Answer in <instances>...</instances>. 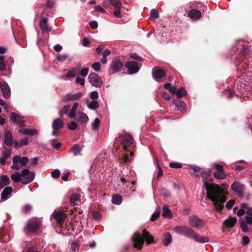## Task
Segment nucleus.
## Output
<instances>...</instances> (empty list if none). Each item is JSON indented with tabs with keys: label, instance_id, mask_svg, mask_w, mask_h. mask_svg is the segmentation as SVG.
I'll return each mask as SVG.
<instances>
[{
	"label": "nucleus",
	"instance_id": "obj_1",
	"mask_svg": "<svg viewBox=\"0 0 252 252\" xmlns=\"http://www.w3.org/2000/svg\"><path fill=\"white\" fill-rule=\"evenodd\" d=\"M228 187V185L225 183L221 184V187L212 183L206 188L207 198L213 202L215 209L219 212L222 211L224 207L222 203L226 201Z\"/></svg>",
	"mask_w": 252,
	"mask_h": 252
},
{
	"label": "nucleus",
	"instance_id": "obj_2",
	"mask_svg": "<svg viewBox=\"0 0 252 252\" xmlns=\"http://www.w3.org/2000/svg\"><path fill=\"white\" fill-rule=\"evenodd\" d=\"M132 241L133 243V247L138 250L143 248L144 242L147 244H150L154 242V237L146 229H143L142 233L135 232L132 237Z\"/></svg>",
	"mask_w": 252,
	"mask_h": 252
},
{
	"label": "nucleus",
	"instance_id": "obj_3",
	"mask_svg": "<svg viewBox=\"0 0 252 252\" xmlns=\"http://www.w3.org/2000/svg\"><path fill=\"white\" fill-rule=\"evenodd\" d=\"M116 141H120L123 148L126 151H129L128 149L133 143V138L131 135L129 133L125 134H119V136L116 138Z\"/></svg>",
	"mask_w": 252,
	"mask_h": 252
},
{
	"label": "nucleus",
	"instance_id": "obj_4",
	"mask_svg": "<svg viewBox=\"0 0 252 252\" xmlns=\"http://www.w3.org/2000/svg\"><path fill=\"white\" fill-rule=\"evenodd\" d=\"M41 225V222L39 220L34 219L30 220L24 227V232L27 235L30 233H36L38 231Z\"/></svg>",
	"mask_w": 252,
	"mask_h": 252
},
{
	"label": "nucleus",
	"instance_id": "obj_5",
	"mask_svg": "<svg viewBox=\"0 0 252 252\" xmlns=\"http://www.w3.org/2000/svg\"><path fill=\"white\" fill-rule=\"evenodd\" d=\"M174 230L177 233L190 238L195 234V232L192 229L185 226H177L174 228Z\"/></svg>",
	"mask_w": 252,
	"mask_h": 252
},
{
	"label": "nucleus",
	"instance_id": "obj_6",
	"mask_svg": "<svg viewBox=\"0 0 252 252\" xmlns=\"http://www.w3.org/2000/svg\"><path fill=\"white\" fill-rule=\"evenodd\" d=\"M20 175L23 177L22 183L26 185L34 180L35 174L33 172H30L29 169H25L21 172Z\"/></svg>",
	"mask_w": 252,
	"mask_h": 252
},
{
	"label": "nucleus",
	"instance_id": "obj_7",
	"mask_svg": "<svg viewBox=\"0 0 252 252\" xmlns=\"http://www.w3.org/2000/svg\"><path fill=\"white\" fill-rule=\"evenodd\" d=\"M142 64L136 62L130 61L126 63L125 66L127 68V72L129 74H133L138 72Z\"/></svg>",
	"mask_w": 252,
	"mask_h": 252
},
{
	"label": "nucleus",
	"instance_id": "obj_8",
	"mask_svg": "<svg viewBox=\"0 0 252 252\" xmlns=\"http://www.w3.org/2000/svg\"><path fill=\"white\" fill-rule=\"evenodd\" d=\"M88 80L92 86L96 87H100L103 84L101 78L94 72H92L89 75Z\"/></svg>",
	"mask_w": 252,
	"mask_h": 252
},
{
	"label": "nucleus",
	"instance_id": "obj_9",
	"mask_svg": "<svg viewBox=\"0 0 252 252\" xmlns=\"http://www.w3.org/2000/svg\"><path fill=\"white\" fill-rule=\"evenodd\" d=\"M124 66V64L120 60L116 59L113 61L109 68L108 72L109 75L114 74L116 71H121Z\"/></svg>",
	"mask_w": 252,
	"mask_h": 252
},
{
	"label": "nucleus",
	"instance_id": "obj_10",
	"mask_svg": "<svg viewBox=\"0 0 252 252\" xmlns=\"http://www.w3.org/2000/svg\"><path fill=\"white\" fill-rule=\"evenodd\" d=\"M189 225L195 228L202 227L205 224V221L198 217L192 215L189 218Z\"/></svg>",
	"mask_w": 252,
	"mask_h": 252
},
{
	"label": "nucleus",
	"instance_id": "obj_11",
	"mask_svg": "<svg viewBox=\"0 0 252 252\" xmlns=\"http://www.w3.org/2000/svg\"><path fill=\"white\" fill-rule=\"evenodd\" d=\"M232 189L238 193L240 197H243L244 195L245 186L239 182H234L231 185Z\"/></svg>",
	"mask_w": 252,
	"mask_h": 252
},
{
	"label": "nucleus",
	"instance_id": "obj_12",
	"mask_svg": "<svg viewBox=\"0 0 252 252\" xmlns=\"http://www.w3.org/2000/svg\"><path fill=\"white\" fill-rule=\"evenodd\" d=\"M239 223L242 231L244 232H247L249 230L248 227V224L252 225V217L246 216L245 217V220L241 218L239 220Z\"/></svg>",
	"mask_w": 252,
	"mask_h": 252
},
{
	"label": "nucleus",
	"instance_id": "obj_13",
	"mask_svg": "<svg viewBox=\"0 0 252 252\" xmlns=\"http://www.w3.org/2000/svg\"><path fill=\"white\" fill-rule=\"evenodd\" d=\"M237 222V219L235 217H229L223 222L222 227V231L224 232L228 228L233 227Z\"/></svg>",
	"mask_w": 252,
	"mask_h": 252
},
{
	"label": "nucleus",
	"instance_id": "obj_14",
	"mask_svg": "<svg viewBox=\"0 0 252 252\" xmlns=\"http://www.w3.org/2000/svg\"><path fill=\"white\" fill-rule=\"evenodd\" d=\"M66 214L63 211H56L54 214V218L56 220L57 222L61 224V226L63 225L66 218Z\"/></svg>",
	"mask_w": 252,
	"mask_h": 252
},
{
	"label": "nucleus",
	"instance_id": "obj_15",
	"mask_svg": "<svg viewBox=\"0 0 252 252\" xmlns=\"http://www.w3.org/2000/svg\"><path fill=\"white\" fill-rule=\"evenodd\" d=\"M41 248L36 241L30 244L23 252H41Z\"/></svg>",
	"mask_w": 252,
	"mask_h": 252
},
{
	"label": "nucleus",
	"instance_id": "obj_16",
	"mask_svg": "<svg viewBox=\"0 0 252 252\" xmlns=\"http://www.w3.org/2000/svg\"><path fill=\"white\" fill-rule=\"evenodd\" d=\"M9 118L14 123L23 124L25 122V117L15 112L11 113Z\"/></svg>",
	"mask_w": 252,
	"mask_h": 252
},
{
	"label": "nucleus",
	"instance_id": "obj_17",
	"mask_svg": "<svg viewBox=\"0 0 252 252\" xmlns=\"http://www.w3.org/2000/svg\"><path fill=\"white\" fill-rule=\"evenodd\" d=\"M3 97L5 98H8L10 97L11 92L8 84L5 82H2L0 87Z\"/></svg>",
	"mask_w": 252,
	"mask_h": 252
},
{
	"label": "nucleus",
	"instance_id": "obj_18",
	"mask_svg": "<svg viewBox=\"0 0 252 252\" xmlns=\"http://www.w3.org/2000/svg\"><path fill=\"white\" fill-rule=\"evenodd\" d=\"M83 94L81 92H78L74 94H67L63 99V102H68L73 100H77L82 97Z\"/></svg>",
	"mask_w": 252,
	"mask_h": 252
},
{
	"label": "nucleus",
	"instance_id": "obj_19",
	"mask_svg": "<svg viewBox=\"0 0 252 252\" xmlns=\"http://www.w3.org/2000/svg\"><path fill=\"white\" fill-rule=\"evenodd\" d=\"M4 141L7 146H11L14 143L12 133L8 130H5L4 133Z\"/></svg>",
	"mask_w": 252,
	"mask_h": 252
},
{
	"label": "nucleus",
	"instance_id": "obj_20",
	"mask_svg": "<svg viewBox=\"0 0 252 252\" xmlns=\"http://www.w3.org/2000/svg\"><path fill=\"white\" fill-rule=\"evenodd\" d=\"M152 73L154 79L162 78L165 76V71L162 68L155 67L153 69Z\"/></svg>",
	"mask_w": 252,
	"mask_h": 252
},
{
	"label": "nucleus",
	"instance_id": "obj_21",
	"mask_svg": "<svg viewBox=\"0 0 252 252\" xmlns=\"http://www.w3.org/2000/svg\"><path fill=\"white\" fill-rule=\"evenodd\" d=\"M39 26L41 30L44 32H47L51 30V28L48 27L47 18H42L39 22Z\"/></svg>",
	"mask_w": 252,
	"mask_h": 252
},
{
	"label": "nucleus",
	"instance_id": "obj_22",
	"mask_svg": "<svg viewBox=\"0 0 252 252\" xmlns=\"http://www.w3.org/2000/svg\"><path fill=\"white\" fill-rule=\"evenodd\" d=\"M75 120L78 122L84 124L87 123L89 121V118L87 115L84 113H79L76 116Z\"/></svg>",
	"mask_w": 252,
	"mask_h": 252
},
{
	"label": "nucleus",
	"instance_id": "obj_23",
	"mask_svg": "<svg viewBox=\"0 0 252 252\" xmlns=\"http://www.w3.org/2000/svg\"><path fill=\"white\" fill-rule=\"evenodd\" d=\"M249 52V50L248 48L246 46L244 45L243 47V50L241 51L239 56L236 58V60H238V63L236 64V66L238 65V64H240L242 60L245 58L246 56V54Z\"/></svg>",
	"mask_w": 252,
	"mask_h": 252
},
{
	"label": "nucleus",
	"instance_id": "obj_24",
	"mask_svg": "<svg viewBox=\"0 0 252 252\" xmlns=\"http://www.w3.org/2000/svg\"><path fill=\"white\" fill-rule=\"evenodd\" d=\"M188 16L193 20H197L201 17V12L199 10L192 9L189 11Z\"/></svg>",
	"mask_w": 252,
	"mask_h": 252
},
{
	"label": "nucleus",
	"instance_id": "obj_25",
	"mask_svg": "<svg viewBox=\"0 0 252 252\" xmlns=\"http://www.w3.org/2000/svg\"><path fill=\"white\" fill-rule=\"evenodd\" d=\"M75 230V228L70 224L68 225H65V226H64L63 225L61 226V232L65 234H72L73 232Z\"/></svg>",
	"mask_w": 252,
	"mask_h": 252
},
{
	"label": "nucleus",
	"instance_id": "obj_26",
	"mask_svg": "<svg viewBox=\"0 0 252 252\" xmlns=\"http://www.w3.org/2000/svg\"><path fill=\"white\" fill-rule=\"evenodd\" d=\"M13 191V189L11 187H7L4 189L1 194V199L5 200L8 198V195H10Z\"/></svg>",
	"mask_w": 252,
	"mask_h": 252
},
{
	"label": "nucleus",
	"instance_id": "obj_27",
	"mask_svg": "<svg viewBox=\"0 0 252 252\" xmlns=\"http://www.w3.org/2000/svg\"><path fill=\"white\" fill-rule=\"evenodd\" d=\"M64 123L61 119L57 118L55 119L52 123L53 129H60L63 128Z\"/></svg>",
	"mask_w": 252,
	"mask_h": 252
},
{
	"label": "nucleus",
	"instance_id": "obj_28",
	"mask_svg": "<svg viewBox=\"0 0 252 252\" xmlns=\"http://www.w3.org/2000/svg\"><path fill=\"white\" fill-rule=\"evenodd\" d=\"M201 175L203 177L202 182L203 183V186H204L206 189L207 186L211 184L207 183V181H206L208 178L211 177V172L202 171L201 172Z\"/></svg>",
	"mask_w": 252,
	"mask_h": 252
},
{
	"label": "nucleus",
	"instance_id": "obj_29",
	"mask_svg": "<svg viewBox=\"0 0 252 252\" xmlns=\"http://www.w3.org/2000/svg\"><path fill=\"white\" fill-rule=\"evenodd\" d=\"M172 241V236L169 232L164 233L162 235V242L164 246H168L171 243Z\"/></svg>",
	"mask_w": 252,
	"mask_h": 252
},
{
	"label": "nucleus",
	"instance_id": "obj_30",
	"mask_svg": "<svg viewBox=\"0 0 252 252\" xmlns=\"http://www.w3.org/2000/svg\"><path fill=\"white\" fill-rule=\"evenodd\" d=\"M172 102L175 105L176 107L177 108L178 110L183 111L185 109L186 105L184 102L178 100L173 99Z\"/></svg>",
	"mask_w": 252,
	"mask_h": 252
},
{
	"label": "nucleus",
	"instance_id": "obj_31",
	"mask_svg": "<svg viewBox=\"0 0 252 252\" xmlns=\"http://www.w3.org/2000/svg\"><path fill=\"white\" fill-rule=\"evenodd\" d=\"M80 67H74L69 70L66 74L67 78H73L77 74H79V70Z\"/></svg>",
	"mask_w": 252,
	"mask_h": 252
},
{
	"label": "nucleus",
	"instance_id": "obj_32",
	"mask_svg": "<svg viewBox=\"0 0 252 252\" xmlns=\"http://www.w3.org/2000/svg\"><path fill=\"white\" fill-rule=\"evenodd\" d=\"M20 132H21L22 133H24L26 135H34L35 134H37L38 133L37 130L36 129H27V128H23L21 129L20 130Z\"/></svg>",
	"mask_w": 252,
	"mask_h": 252
},
{
	"label": "nucleus",
	"instance_id": "obj_33",
	"mask_svg": "<svg viewBox=\"0 0 252 252\" xmlns=\"http://www.w3.org/2000/svg\"><path fill=\"white\" fill-rule=\"evenodd\" d=\"M122 200L123 197L121 195L119 194H114L112 196V202L113 204L119 205L122 203Z\"/></svg>",
	"mask_w": 252,
	"mask_h": 252
},
{
	"label": "nucleus",
	"instance_id": "obj_34",
	"mask_svg": "<svg viewBox=\"0 0 252 252\" xmlns=\"http://www.w3.org/2000/svg\"><path fill=\"white\" fill-rule=\"evenodd\" d=\"M80 199V194L78 193H73L70 197V202L73 205H76V201H79Z\"/></svg>",
	"mask_w": 252,
	"mask_h": 252
},
{
	"label": "nucleus",
	"instance_id": "obj_35",
	"mask_svg": "<svg viewBox=\"0 0 252 252\" xmlns=\"http://www.w3.org/2000/svg\"><path fill=\"white\" fill-rule=\"evenodd\" d=\"M20 158L19 156H14L12 159L13 165L11 166V168L17 170H19L20 166L18 164V160Z\"/></svg>",
	"mask_w": 252,
	"mask_h": 252
},
{
	"label": "nucleus",
	"instance_id": "obj_36",
	"mask_svg": "<svg viewBox=\"0 0 252 252\" xmlns=\"http://www.w3.org/2000/svg\"><path fill=\"white\" fill-rule=\"evenodd\" d=\"M162 216L164 218H171L172 216V213L170 210L167 206H164L162 208Z\"/></svg>",
	"mask_w": 252,
	"mask_h": 252
},
{
	"label": "nucleus",
	"instance_id": "obj_37",
	"mask_svg": "<svg viewBox=\"0 0 252 252\" xmlns=\"http://www.w3.org/2000/svg\"><path fill=\"white\" fill-rule=\"evenodd\" d=\"M0 185L2 186L3 187L7 185H8L10 183V180L7 175H1L0 177Z\"/></svg>",
	"mask_w": 252,
	"mask_h": 252
},
{
	"label": "nucleus",
	"instance_id": "obj_38",
	"mask_svg": "<svg viewBox=\"0 0 252 252\" xmlns=\"http://www.w3.org/2000/svg\"><path fill=\"white\" fill-rule=\"evenodd\" d=\"M215 178L220 180L224 179L226 178L227 175L224 171L220 172L215 171L214 173Z\"/></svg>",
	"mask_w": 252,
	"mask_h": 252
},
{
	"label": "nucleus",
	"instance_id": "obj_39",
	"mask_svg": "<svg viewBox=\"0 0 252 252\" xmlns=\"http://www.w3.org/2000/svg\"><path fill=\"white\" fill-rule=\"evenodd\" d=\"M70 151L74 156H77L80 153V146L79 144H75L71 149Z\"/></svg>",
	"mask_w": 252,
	"mask_h": 252
},
{
	"label": "nucleus",
	"instance_id": "obj_40",
	"mask_svg": "<svg viewBox=\"0 0 252 252\" xmlns=\"http://www.w3.org/2000/svg\"><path fill=\"white\" fill-rule=\"evenodd\" d=\"M187 91L183 87H181V88L179 89L178 90H177L176 91V94L178 98H180L182 97L183 96H185L186 95H187Z\"/></svg>",
	"mask_w": 252,
	"mask_h": 252
},
{
	"label": "nucleus",
	"instance_id": "obj_41",
	"mask_svg": "<svg viewBox=\"0 0 252 252\" xmlns=\"http://www.w3.org/2000/svg\"><path fill=\"white\" fill-rule=\"evenodd\" d=\"M11 178L12 180L15 183H18L19 182H21L23 180L22 178L21 177L20 174L16 172L14 174H12L11 176Z\"/></svg>",
	"mask_w": 252,
	"mask_h": 252
},
{
	"label": "nucleus",
	"instance_id": "obj_42",
	"mask_svg": "<svg viewBox=\"0 0 252 252\" xmlns=\"http://www.w3.org/2000/svg\"><path fill=\"white\" fill-rule=\"evenodd\" d=\"M78 106V103L77 102H75L73 104V106L70 111V112L68 114V116L71 118H74L75 116V112L76 111V109Z\"/></svg>",
	"mask_w": 252,
	"mask_h": 252
},
{
	"label": "nucleus",
	"instance_id": "obj_43",
	"mask_svg": "<svg viewBox=\"0 0 252 252\" xmlns=\"http://www.w3.org/2000/svg\"><path fill=\"white\" fill-rule=\"evenodd\" d=\"M191 238H194L195 241L197 242L205 243V242H207V238L202 237L200 236H198L196 235V234L195 233L194 235H193L192 236V237H191Z\"/></svg>",
	"mask_w": 252,
	"mask_h": 252
},
{
	"label": "nucleus",
	"instance_id": "obj_44",
	"mask_svg": "<svg viewBox=\"0 0 252 252\" xmlns=\"http://www.w3.org/2000/svg\"><path fill=\"white\" fill-rule=\"evenodd\" d=\"M191 171L190 173L194 175L195 176H198V173L201 171V168L199 167H197L195 165H193L191 167Z\"/></svg>",
	"mask_w": 252,
	"mask_h": 252
},
{
	"label": "nucleus",
	"instance_id": "obj_45",
	"mask_svg": "<svg viewBox=\"0 0 252 252\" xmlns=\"http://www.w3.org/2000/svg\"><path fill=\"white\" fill-rule=\"evenodd\" d=\"M99 107L98 102L95 100H92L88 105V108L92 110H95Z\"/></svg>",
	"mask_w": 252,
	"mask_h": 252
},
{
	"label": "nucleus",
	"instance_id": "obj_46",
	"mask_svg": "<svg viewBox=\"0 0 252 252\" xmlns=\"http://www.w3.org/2000/svg\"><path fill=\"white\" fill-rule=\"evenodd\" d=\"M70 106L69 105H65L60 111L59 112V115L61 117H63V116L64 114H67L68 110L70 108Z\"/></svg>",
	"mask_w": 252,
	"mask_h": 252
},
{
	"label": "nucleus",
	"instance_id": "obj_47",
	"mask_svg": "<svg viewBox=\"0 0 252 252\" xmlns=\"http://www.w3.org/2000/svg\"><path fill=\"white\" fill-rule=\"evenodd\" d=\"M18 162L21 165L25 166L29 162V158L26 157H23L21 158H20Z\"/></svg>",
	"mask_w": 252,
	"mask_h": 252
},
{
	"label": "nucleus",
	"instance_id": "obj_48",
	"mask_svg": "<svg viewBox=\"0 0 252 252\" xmlns=\"http://www.w3.org/2000/svg\"><path fill=\"white\" fill-rule=\"evenodd\" d=\"M110 3L115 7H121L122 2L120 0H109Z\"/></svg>",
	"mask_w": 252,
	"mask_h": 252
},
{
	"label": "nucleus",
	"instance_id": "obj_49",
	"mask_svg": "<svg viewBox=\"0 0 252 252\" xmlns=\"http://www.w3.org/2000/svg\"><path fill=\"white\" fill-rule=\"evenodd\" d=\"M70 249L73 252H78L79 249V244L77 242H73L71 245Z\"/></svg>",
	"mask_w": 252,
	"mask_h": 252
},
{
	"label": "nucleus",
	"instance_id": "obj_50",
	"mask_svg": "<svg viewBox=\"0 0 252 252\" xmlns=\"http://www.w3.org/2000/svg\"><path fill=\"white\" fill-rule=\"evenodd\" d=\"M129 57L131 58L134 59L137 61H139V62L143 61V59L142 57H140L139 55H138L135 53L130 54L129 55Z\"/></svg>",
	"mask_w": 252,
	"mask_h": 252
},
{
	"label": "nucleus",
	"instance_id": "obj_51",
	"mask_svg": "<svg viewBox=\"0 0 252 252\" xmlns=\"http://www.w3.org/2000/svg\"><path fill=\"white\" fill-rule=\"evenodd\" d=\"M150 16L154 19L158 18L159 14L158 10L156 9H152L150 12Z\"/></svg>",
	"mask_w": 252,
	"mask_h": 252
},
{
	"label": "nucleus",
	"instance_id": "obj_52",
	"mask_svg": "<svg viewBox=\"0 0 252 252\" xmlns=\"http://www.w3.org/2000/svg\"><path fill=\"white\" fill-rule=\"evenodd\" d=\"M92 67L94 70L97 72H99L100 70V63L99 62H95L92 65Z\"/></svg>",
	"mask_w": 252,
	"mask_h": 252
},
{
	"label": "nucleus",
	"instance_id": "obj_53",
	"mask_svg": "<svg viewBox=\"0 0 252 252\" xmlns=\"http://www.w3.org/2000/svg\"><path fill=\"white\" fill-rule=\"evenodd\" d=\"M121 7H115V11L113 12V14L117 18H120L122 17V14L121 13Z\"/></svg>",
	"mask_w": 252,
	"mask_h": 252
},
{
	"label": "nucleus",
	"instance_id": "obj_54",
	"mask_svg": "<svg viewBox=\"0 0 252 252\" xmlns=\"http://www.w3.org/2000/svg\"><path fill=\"white\" fill-rule=\"evenodd\" d=\"M89 68L88 67H85L83 68L81 70V71H79V74H80L82 77H85L87 75L88 72H89Z\"/></svg>",
	"mask_w": 252,
	"mask_h": 252
},
{
	"label": "nucleus",
	"instance_id": "obj_55",
	"mask_svg": "<svg viewBox=\"0 0 252 252\" xmlns=\"http://www.w3.org/2000/svg\"><path fill=\"white\" fill-rule=\"evenodd\" d=\"M100 120L98 118H96L93 124V129L94 130H97L100 124Z\"/></svg>",
	"mask_w": 252,
	"mask_h": 252
},
{
	"label": "nucleus",
	"instance_id": "obj_56",
	"mask_svg": "<svg viewBox=\"0 0 252 252\" xmlns=\"http://www.w3.org/2000/svg\"><path fill=\"white\" fill-rule=\"evenodd\" d=\"M68 128L70 130H73L77 128V124L75 122H71L67 124Z\"/></svg>",
	"mask_w": 252,
	"mask_h": 252
},
{
	"label": "nucleus",
	"instance_id": "obj_57",
	"mask_svg": "<svg viewBox=\"0 0 252 252\" xmlns=\"http://www.w3.org/2000/svg\"><path fill=\"white\" fill-rule=\"evenodd\" d=\"M160 215V211L159 209L155 212L152 216L151 218V220L154 221L156 220L159 216Z\"/></svg>",
	"mask_w": 252,
	"mask_h": 252
},
{
	"label": "nucleus",
	"instance_id": "obj_58",
	"mask_svg": "<svg viewBox=\"0 0 252 252\" xmlns=\"http://www.w3.org/2000/svg\"><path fill=\"white\" fill-rule=\"evenodd\" d=\"M61 175V172L59 169H56L53 172L51 173L52 176L55 178L57 179L60 177Z\"/></svg>",
	"mask_w": 252,
	"mask_h": 252
},
{
	"label": "nucleus",
	"instance_id": "obj_59",
	"mask_svg": "<svg viewBox=\"0 0 252 252\" xmlns=\"http://www.w3.org/2000/svg\"><path fill=\"white\" fill-rule=\"evenodd\" d=\"M93 218L95 220H99L101 218L100 213L97 211H94L93 214Z\"/></svg>",
	"mask_w": 252,
	"mask_h": 252
},
{
	"label": "nucleus",
	"instance_id": "obj_60",
	"mask_svg": "<svg viewBox=\"0 0 252 252\" xmlns=\"http://www.w3.org/2000/svg\"><path fill=\"white\" fill-rule=\"evenodd\" d=\"M90 98L93 100L97 99L98 98V94L96 91H93L90 93Z\"/></svg>",
	"mask_w": 252,
	"mask_h": 252
},
{
	"label": "nucleus",
	"instance_id": "obj_61",
	"mask_svg": "<svg viewBox=\"0 0 252 252\" xmlns=\"http://www.w3.org/2000/svg\"><path fill=\"white\" fill-rule=\"evenodd\" d=\"M169 166L170 167L173 168H180L182 167V165L181 163H175V162H173L170 163Z\"/></svg>",
	"mask_w": 252,
	"mask_h": 252
},
{
	"label": "nucleus",
	"instance_id": "obj_62",
	"mask_svg": "<svg viewBox=\"0 0 252 252\" xmlns=\"http://www.w3.org/2000/svg\"><path fill=\"white\" fill-rule=\"evenodd\" d=\"M225 94L227 96L228 98H231L234 96L235 93L232 92L230 89H228L225 91Z\"/></svg>",
	"mask_w": 252,
	"mask_h": 252
},
{
	"label": "nucleus",
	"instance_id": "obj_63",
	"mask_svg": "<svg viewBox=\"0 0 252 252\" xmlns=\"http://www.w3.org/2000/svg\"><path fill=\"white\" fill-rule=\"evenodd\" d=\"M75 82L83 86L85 85V79L84 78L77 77L75 79Z\"/></svg>",
	"mask_w": 252,
	"mask_h": 252
},
{
	"label": "nucleus",
	"instance_id": "obj_64",
	"mask_svg": "<svg viewBox=\"0 0 252 252\" xmlns=\"http://www.w3.org/2000/svg\"><path fill=\"white\" fill-rule=\"evenodd\" d=\"M122 161L121 162L127 163L130 161L129 156L126 153L124 156L122 158Z\"/></svg>",
	"mask_w": 252,
	"mask_h": 252
}]
</instances>
